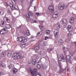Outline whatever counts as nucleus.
<instances>
[{"label":"nucleus","mask_w":76,"mask_h":76,"mask_svg":"<svg viewBox=\"0 0 76 76\" xmlns=\"http://www.w3.org/2000/svg\"><path fill=\"white\" fill-rule=\"evenodd\" d=\"M29 72L30 73H31L32 76H36V75H37L38 73H39L37 72L38 69L36 68H34L33 69V70L32 69L30 68H28Z\"/></svg>","instance_id":"f257e3e1"},{"label":"nucleus","mask_w":76,"mask_h":76,"mask_svg":"<svg viewBox=\"0 0 76 76\" xmlns=\"http://www.w3.org/2000/svg\"><path fill=\"white\" fill-rule=\"evenodd\" d=\"M16 2H17V0H12V3L13 4L12 6H10V8L12 10H18V7L16 5Z\"/></svg>","instance_id":"f03ea898"},{"label":"nucleus","mask_w":76,"mask_h":76,"mask_svg":"<svg viewBox=\"0 0 76 76\" xmlns=\"http://www.w3.org/2000/svg\"><path fill=\"white\" fill-rule=\"evenodd\" d=\"M14 60H17L18 58H21L22 57V54L19 53H14L12 56Z\"/></svg>","instance_id":"7ed1b4c3"},{"label":"nucleus","mask_w":76,"mask_h":76,"mask_svg":"<svg viewBox=\"0 0 76 76\" xmlns=\"http://www.w3.org/2000/svg\"><path fill=\"white\" fill-rule=\"evenodd\" d=\"M67 8V5H65L64 3L60 2L58 5V9L60 10H64Z\"/></svg>","instance_id":"20e7f679"},{"label":"nucleus","mask_w":76,"mask_h":76,"mask_svg":"<svg viewBox=\"0 0 76 76\" xmlns=\"http://www.w3.org/2000/svg\"><path fill=\"white\" fill-rule=\"evenodd\" d=\"M39 49V46L38 44L35 45L34 47L32 48V50H34L35 53H38V50Z\"/></svg>","instance_id":"39448f33"},{"label":"nucleus","mask_w":76,"mask_h":76,"mask_svg":"<svg viewBox=\"0 0 76 76\" xmlns=\"http://www.w3.org/2000/svg\"><path fill=\"white\" fill-rule=\"evenodd\" d=\"M57 58L59 61H63V62L65 61V58H64V56L63 54L59 56H57Z\"/></svg>","instance_id":"423d86ee"},{"label":"nucleus","mask_w":76,"mask_h":76,"mask_svg":"<svg viewBox=\"0 0 76 76\" xmlns=\"http://www.w3.org/2000/svg\"><path fill=\"white\" fill-rule=\"evenodd\" d=\"M6 28H4L0 30V33L1 34H5L6 33Z\"/></svg>","instance_id":"0eeeda50"},{"label":"nucleus","mask_w":76,"mask_h":76,"mask_svg":"<svg viewBox=\"0 0 76 76\" xmlns=\"http://www.w3.org/2000/svg\"><path fill=\"white\" fill-rule=\"evenodd\" d=\"M48 10L50 12L53 13L54 12V7L53 5H50L48 7Z\"/></svg>","instance_id":"6e6552de"},{"label":"nucleus","mask_w":76,"mask_h":76,"mask_svg":"<svg viewBox=\"0 0 76 76\" xmlns=\"http://www.w3.org/2000/svg\"><path fill=\"white\" fill-rule=\"evenodd\" d=\"M58 12H55L52 16L53 18H57L58 17Z\"/></svg>","instance_id":"1a4fd4ad"},{"label":"nucleus","mask_w":76,"mask_h":76,"mask_svg":"<svg viewBox=\"0 0 76 76\" xmlns=\"http://www.w3.org/2000/svg\"><path fill=\"white\" fill-rule=\"evenodd\" d=\"M67 20L65 18L62 19L61 20H60V22L62 24H65V23H67Z\"/></svg>","instance_id":"9d476101"},{"label":"nucleus","mask_w":76,"mask_h":76,"mask_svg":"<svg viewBox=\"0 0 76 76\" xmlns=\"http://www.w3.org/2000/svg\"><path fill=\"white\" fill-rule=\"evenodd\" d=\"M67 28L68 29V31L70 32L72 31V30H73V28H72V26L70 25H69L67 27Z\"/></svg>","instance_id":"9b49d317"},{"label":"nucleus","mask_w":76,"mask_h":76,"mask_svg":"<svg viewBox=\"0 0 76 76\" xmlns=\"http://www.w3.org/2000/svg\"><path fill=\"white\" fill-rule=\"evenodd\" d=\"M28 16H27V17L28 18H30V16H34V13H33L32 11H29L28 13Z\"/></svg>","instance_id":"f8f14e48"},{"label":"nucleus","mask_w":76,"mask_h":76,"mask_svg":"<svg viewBox=\"0 0 76 76\" xmlns=\"http://www.w3.org/2000/svg\"><path fill=\"white\" fill-rule=\"evenodd\" d=\"M39 60L38 61L37 64H39V65L41 66V65H42V62L41 61V59H42V58H41V57H39Z\"/></svg>","instance_id":"ddd939ff"},{"label":"nucleus","mask_w":76,"mask_h":76,"mask_svg":"<svg viewBox=\"0 0 76 76\" xmlns=\"http://www.w3.org/2000/svg\"><path fill=\"white\" fill-rule=\"evenodd\" d=\"M53 33L54 34L55 37L56 38H57L58 37V33L57 32V30H55L53 31Z\"/></svg>","instance_id":"4468645a"},{"label":"nucleus","mask_w":76,"mask_h":76,"mask_svg":"<svg viewBox=\"0 0 76 76\" xmlns=\"http://www.w3.org/2000/svg\"><path fill=\"white\" fill-rule=\"evenodd\" d=\"M71 58V56H70L69 55H67L66 58V62H68L69 61L70 59Z\"/></svg>","instance_id":"2eb2a0df"},{"label":"nucleus","mask_w":76,"mask_h":76,"mask_svg":"<svg viewBox=\"0 0 76 76\" xmlns=\"http://www.w3.org/2000/svg\"><path fill=\"white\" fill-rule=\"evenodd\" d=\"M6 24L5 23V22L4 21H2L1 22V24H0V26L1 27H4L6 26Z\"/></svg>","instance_id":"dca6fc26"},{"label":"nucleus","mask_w":76,"mask_h":76,"mask_svg":"<svg viewBox=\"0 0 76 76\" xmlns=\"http://www.w3.org/2000/svg\"><path fill=\"white\" fill-rule=\"evenodd\" d=\"M61 26V24L59 23H57L56 25V28H58V29H60Z\"/></svg>","instance_id":"f3484780"},{"label":"nucleus","mask_w":76,"mask_h":76,"mask_svg":"<svg viewBox=\"0 0 76 76\" xmlns=\"http://www.w3.org/2000/svg\"><path fill=\"white\" fill-rule=\"evenodd\" d=\"M63 43H64V41L63 40L61 39L58 40V44L61 45H63Z\"/></svg>","instance_id":"a211bd4d"},{"label":"nucleus","mask_w":76,"mask_h":76,"mask_svg":"<svg viewBox=\"0 0 76 76\" xmlns=\"http://www.w3.org/2000/svg\"><path fill=\"white\" fill-rule=\"evenodd\" d=\"M75 20V18L73 17H71L69 20V22L71 23H73Z\"/></svg>","instance_id":"6ab92c4d"},{"label":"nucleus","mask_w":76,"mask_h":76,"mask_svg":"<svg viewBox=\"0 0 76 76\" xmlns=\"http://www.w3.org/2000/svg\"><path fill=\"white\" fill-rule=\"evenodd\" d=\"M6 56V52L4 51L1 53L0 54L1 57H4Z\"/></svg>","instance_id":"aec40b11"},{"label":"nucleus","mask_w":76,"mask_h":76,"mask_svg":"<svg viewBox=\"0 0 76 76\" xmlns=\"http://www.w3.org/2000/svg\"><path fill=\"white\" fill-rule=\"evenodd\" d=\"M32 63L33 65H35L37 63V61L35 59H33L31 60Z\"/></svg>","instance_id":"412c9836"},{"label":"nucleus","mask_w":76,"mask_h":76,"mask_svg":"<svg viewBox=\"0 0 76 76\" xmlns=\"http://www.w3.org/2000/svg\"><path fill=\"white\" fill-rule=\"evenodd\" d=\"M18 72V69L16 68H14L12 69V73L13 74H16Z\"/></svg>","instance_id":"4be33fe9"},{"label":"nucleus","mask_w":76,"mask_h":76,"mask_svg":"<svg viewBox=\"0 0 76 76\" xmlns=\"http://www.w3.org/2000/svg\"><path fill=\"white\" fill-rule=\"evenodd\" d=\"M0 66L3 68H5V66L3 64V63L2 62L0 61Z\"/></svg>","instance_id":"5701e85b"},{"label":"nucleus","mask_w":76,"mask_h":76,"mask_svg":"<svg viewBox=\"0 0 76 76\" xmlns=\"http://www.w3.org/2000/svg\"><path fill=\"white\" fill-rule=\"evenodd\" d=\"M4 21H5V22H8V23H10V21L9 19L6 18H4Z\"/></svg>","instance_id":"b1692460"},{"label":"nucleus","mask_w":76,"mask_h":76,"mask_svg":"<svg viewBox=\"0 0 76 76\" xmlns=\"http://www.w3.org/2000/svg\"><path fill=\"white\" fill-rule=\"evenodd\" d=\"M39 28L41 30V31H44V29H45V28L44 27V26H42L41 25H39Z\"/></svg>","instance_id":"393cba45"},{"label":"nucleus","mask_w":76,"mask_h":76,"mask_svg":"<svg viewBox=\"0 0 76 76\" xmlns=\"http://www.w3.org/2000/svg\"><path fill=\"white\" fill-rule=\"evenodd\" d=\"M25 35L26 36V37H28L29 35H31V34H30V32H29V30H27L26 33L25 34Z\"/></svg>","instance_id":"a878e982"},{"label":"nucleus","mask_w":76,"mask_h":76,"mask_svg":"<svg viewBox=\"0 0 76 76\" xmlns=\"http://www.w3.org/2000/svg\"><path fill=\"white\" fill-rule=\"evenodd\" d=\"M22 38L23 39V42H27V39L26 38L23 37H22Z\"/></svg>","instance_id":"bb28decb"},{"label":"nucleus","mask_w":76,"mask_h":76,"mask_svg":"<svg viewBox=\"0 0 76 76\" xmlns=\"http://www.w3.org/2000/svg\"><path fill=\"white\" fill-rule=\"evenodd\" d=\"M42 32L41 31H40L39 32H38L37 34V35L36 36V37H38L39 36H40V35H42Z\"/></svg>","instance_id":"cd10ccee"},{"label":"nucleus","mask_w":76,"mask_h":76,"mask_svg":"<svg viewBox=\"0 0 76 76\" xmlns=\"http://www.w3.org/2000/svg\"><path fill=\"white\" fill-rule=\"evenodd\" d=\"M14 67V66H13V65L12 64H10L9 66H8L9 69H12Z\"/></svg>","instance_id":"c85d7f7f"},{"label":"nucleus","mask_w":76,"mask_h":76,"mask_svg":"<svg viewBox=\"0 0 76 76\" xmlns=\"http://www.w3.org/2000/svg\"><path fill=\"white\" fill-rule=\"evenodd\" d=\"M5 26L7 28V29H10V28H11V26L9 24H6Z\"/></svg>","instance_id":"c756f323"},{"label":"nucleus","mask_w":76,"mask_h":76,"mask_svg":"<svg viewBox=\"0 0 76 76\" xmlns=\"http://www.w3.org/2000/svg\"><path fill=\"white\" fill-rule=\"evenodd\" d=\"M20 46L22 48H24L25 47V44L24 43H22L20 44Z\"/></svg>","instance_id":"7c9ffc66"},{"label":"nucleus","mask_w":76,"mask_h":76,"mask_svg":"<svg viewBox=\"0 0 76 76\" xmlns=\"http://www.w3.org/2000/svg\"><path fill=\"white\" fill-rule=\"evenodd\" d=\"M65 41H66V42H70V40L69 38H67L65 39Z\"/></svg>","instance_id":"2f4dec72"},{"label":"nucleus","mask_w":76,"mask_h":76,"mask_svg":"<svg viewBox=\"0 0 76 76\" xmlns=\"http://www.w3.org/2000/svg\"><path fill=\"white\" fill-rule=\"evenodd\" d=\"M50 31L48 30H47L46 32V35H50Z\"/></svg>","instance_id":"473e14b6"},{"label":"nucleus","mask_w":76,"mask_h":76,"mask_svg":"<svg viewBox=\"0 0 76 76\" xmlns=\"http://www.w3.org/2000/svg\"><path fill=\"white\" fill-rule=\"evenodd\" d=\"M11 54L12 52H11V51H10L8 52V53H7V56H8L9 57V56H11Z\"/></svg>","instance_id":"72a5a7b5"},{"label":"nucleus","mask_w":76,"mask_h":76,"mask_svg":"<svg viewBox=\"0 0 76 76\" xmlns=\"http://www.w3.org/2000/svg\"><path fill=\"white\" fill-rule=\"evenodd\" d=\"M41 68L43 69H45L46 68V66L45 65H43L42 64V65H41Z\"/></svg>","instance_id":"f704fd0d"},{"label":"nucleus","mask_w":76,"mask_h":76,"mask_svg":"<svg viewBox=\"0 0 76 76\" xmlns=\"http://www.w3.org/2000/svg\"><path fill=\"white\" fill-rule=\"evenodd\" d=\"M37 68L38 69H41V65L37 64Z\"/></svg>","instance_id":"c9c22d12"},{"label":"nucleus","mask_w":76,"mask_h":76,"mask_svg":"<svg viewBox=\"0 0 76 76\" xmlns=\"http://www.w3.org/2000/svg\"><path fill=\"white\" fill-rule=\"evenodd\" d=\"M22 41H23L22 37L19 38V42H21Z\"/></svg>","instance_id":"e433bc0d"},{"label":"nucleus","mask_w":76,"mask_h":76,"mask_svg":"<svg viewBox=\"0 0 76 76\" xmlns=\"http://www.w3.org/2000/svg\"><path fill=\"white\" fill-rule=\"evenodd\" d=\"M3 13H4V11L0 10V15H3Z\"/></svg>","instance_id":"4c0bfd02"},{"label":"nucleus","mask_w":76,"mask_h":76,"mask_svg":"<svg viewBox=\"0 0 76 76\" xmlns=\"http://www.w3.org/2000/svg\"><path fill=\"white\" fill-rule=\"evenodd\" d=\"M4 5L6 6V7H7L9 6V4H7V2H5L4 3Z\"/></svg>","instance_id":"58836bf2"},{"label":"nucleus","mask_w":76,"mask_h":76,"mask_svg":"<svg viewBox=\"0 0 76 76\" xmlns=\"http://www.w3.org/2000/svg\"><path fill=\"white\" fill-rule=\"evenodd\" d=\"M43 45L44 46H47V45H48V43L47 42H45L43 44Z\"/></svg>","instance_id":"ea45409f"},{"label":"nucleus","mask_w":76,"mask_h":76,"mask_svg":"<svg viewBox=\"0 0 76 76\" xmlns=\"http://www.w3.org/2000/svg\"><path fill=\"white\" fill-rule=\"evenodd\" d=\"M35 76H41V74H40V73H38Z\"/></svg>","instance_id":"a19ab883"},{"label":"nucleus","mask_w":76,"mask_h":76,"mask_svg":"<svg viewBox=\"0 0 76 76\" xmlns=\"http://www.w3.org/2000/svg\"><path fill=\"white\" fill-rule=\"evenodd\" d=\"M41 54L42 55V56H45V53L44 52H42V53H41Z\"/></svg>","instance_id":"79ce46f5"},{"label":"nucleus","mask_w":76,"mask_h":76,"mask_svg":"<svg viewBox=\"0 0 76 76\" xmlns=\"http://www.w3.org/2000/svg\"><path fill=\"white\" fill-rule=\"evenodd\" d=\"M34 57H36V58H38V54H36L35 55H34Z\"/></svg>","instance_id":"37998d69"},{"label":"nucleus","mask_w":76,"mask_h":76,"mask_svg":"<svg viewBox=\"0 0 76 76\" xmlns=\"http://www.w3.org/2000/svg\"><path fill=\"white\" fill-rule=\"evenodd\" d=\"M7 13L8 15H10V14H11V12H10V11L9 10H8L7 11Z\"/></svg>","instance_id":"c03bdc74"},{"label":"nucleus","mask_w":76,"mask_h":76,"mask_svg":"<svg viewBox=\"0 0 76 76\" xmlns=\"http://www.w3.org/2000/svg\"><path fill=\"white\" fill-rule=\"evenodd\" d=\"M48 38H49V37L47 36H46L45 38V40H47V39H48Z\"/></svg>","instance_id":"a18cd8bd"},{"label":"nucleus","mask_w":76,"mask_h":76,"mask_svg":"<svg viewBox=\"0 0 76 76\" xmlns=\"http://www.w3.org/2000/svg\"><path fill=\"white\" fill-rule=\"evenodd\" d=\"M34 9L35 11H37V6L34 7Z\"/></svg>","instance_id":"49530a36"},{"label":"nucleus","mask_w":76,"mask_h":76,"mask_svg":"<svg viewBox=\"0 0 76 76\" xmlns=\"http://www.w3.org/2000/svg\"><path fill=\"white\" fill-rule=\"evenodd\" d=\"M71 35V33H69L68 34H67V36L68 37H70Z\"/></svg>","instance_id":"de8ad7c7"},{"label":"nucleus","mask_w":76,"mask_h":76,"mask_svg":"<svg viewBox=\"0 0 76 76\" xmlns=\"http://www.w3.org/2000/svg\"><path fill=\"white\" fill-rule=\"evenodd\" d=\"M53 36L52 35L50 34L49 36V38L50 39H51L52 38V37Z\"/></svg>","instance_id":"09e8293b"},{"label":"nucleus","mask_w":76,"mask_h":76,"mask_svg":"<svg viewBox=\"0 0 76 76\" xmlns=\"http://www.w3.org/2000/svg\"><path fill=\"white\" fill-rule=\"evenodd\" d=\"M53 50H54V48H51L49 49V51H53Z\"/></svg>","instance_id":"8fccbe9b"},{"label":"nucleus","mask_w":76,"mask_h":76,"mask_svg":"<svg viewBox=\"0 0 76 76\" xmlns=\"http://www.w3.org/2000/svg\"><path fill=\"white\" fill-rule=\"evenodd\" d=\"M36 15L37 16H39V13H36Z\"/></svg>","instance_id":"3c124183"},{"label":"nucleus","mask_w":76,"mask_h":76,"mask_svg":"<svg viewBox=\"0 0 76 76\" xmlns=\"http://www.w3.org/2000/svg\"><path fill=\"white\" fill-rule=\"evenodd\" d=\"M69 63H72V60L69 59Z\"/></svg>","instance_id":"603ef678"},{"label":"nucleus","mask_w":76,"mask_h":76,"mask_svg":"<svg viewBox=\"0 0 76 76\" xmlns=\"http://www.w3.org/2000/svg\"><path fill=\"white\" fill-rule=\"evenodd\" d=\"M17 41L19 42V38L18 37L17 39Z\"/></svg>","instance_id":"864d4df0"},{"label":"nucleus","mask_w":76,"mask_h":76,"mask_svg":"<svg viewBox=\"0 0 76 76\" xmlns=\"http://www.w3.org/2000/svg\"><path fill=\"white\" fill-rule=\"evenodd\" d=\"M33 22L34 23H37V21L36 20H33Z\"/></svg>","instance_id":"5fc2aeb1"},{"label":"nucleus","mask_w":76,"mask_h":76,"mask_svg":"<svg viewBox=\"0 0 76 76\" xmlns=\"http://www.w3.org/2000/svg\"><path fill=\"white\" fill-rule=\"evenodd\" d=\"M66 70V68H65V69H63V71H65V70Z\"/></svg>","instance_id":"6e6d98bb"},{"label":"nucleus","mask_w":76,"mask_h":76,"mask_svg":"<svg viewBox=\"0 0 76 76\" xmlns=\"http://www.w3.org/2000/svg\"><path fill=\"white\" fill-rule=\"evenodd\" d=\"M33 1H34V0H30V2L32 3V2H33Z\"/></svg>","instance_id":"4d7b16f0"},{"label":"nucleus","mask_w":76,"mask_h":76,"mask_svg":"<svg viewBox=\"0 0 76 76\" xmlns=\"http://www.w3.org/2000/svg\"><path fill=\"white\" fill-rule=\"evenodd\" d=\"M74 43H75V48H76V42H74Z\"/></svg>","instance_id":"13d9d810"},{"label":"nucleus","mask_w":76,"mask_h":76,"mask_svg":"<svg viewBox=\"0 0 76 76\" xmlns=\"http://www.w3.org/2000/svg\"><path fill=\"white\" fill-rule=\"evenodd\" d=\"M65 47H64V48H63V50H65Z\"/></svg>","instance_id":"bf43d9fd"},{"label":"nucleus","mask_w":76,"mask_h":76,"mask_svg":"<svg viewBox=\"0 0 76 76\" xmlns=\"http://www.w3.org/2000/svg\"><path fill=\"white\" fill-rule=\"evenodd\" d=\"M34 36H32L31 37V38H34Z\"/></svg>","instance_id":"052dcab7"},{"label":"nucleus","mask_w":76,"mask_h":76,"mask_svg":"<svg viewBox=\"0 0 76 76\" xmlns=\"http://www.w3.org/2000/svg\"><path fill=\"white\" fill-rule=\"evenodd\" d=\"M61 70H60V71L59 72V73H61V72H62V71H61V72H60V71H61Z\"/></svg>","instance_id":"680f3d73"},{"label":"nucleus","mask_w":76,"mask_h":76,"mask_svg":"<svg viewBox=\"0 0 76 76\" xmlns=\"http://www.w3.org/2000/svg\"><path fill=\"white\" fill-rule=\"evenodd\" d=\"M75 60H76V58H75Z\"/></svg>","instance_id":"e2e57ef3"},{"label":"nucleus","mask_w":76,"mask_h":76,"mask_svg":"<svg viewBox=\"0 0 76 76\" xmlns=\"http://www.w3.org/2000/svg\"><path fill=\"white\" fill-rule=\"evenodd\" d=\"M67 72H68V71H69V69H67Z\"/></svg>","instance_id":"0e129e2a"},{"label":"nucleus","mask_w":76,"mask_h":76,"mask_svg":"<svg viewBox=\"0 0 76 76\" xmlns=\"http://www.w3.org/2000/svg\"><path fill=\"white\" fill-rule=\"evenodd\" d=\"M0 76H1V73H0Z\"/></svg>","instance_id":"69168bd1"},{"label":"nucleus","mask_w":76,"mask_h":76,"mask_svg":"<svg viewBox=\"0 0 76 76\" xmlns=\"http://www.w3.org/2000/svg\"><path fill=\"white\" fill-rule=\"evenodd\" d=\"M1 40L0 39V42H1Z\"/></svg>","instance_id":"338daca9"},{"label":"nucleus","mask_w":76,"mask_h":76,"mask_svg":"<svg viewBox=\"0 0 76 76\" xmlns=\"http://www.w3.org/2000/svg\"><path fill=\"white\" fill-rule=\"evenodd\" d=\"M1 52V50H0V53Z\"/></svg>","instance_id":"774afa93"}]
</instances>
